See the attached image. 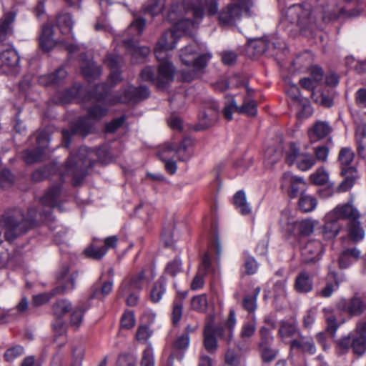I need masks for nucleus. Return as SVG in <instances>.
Instances as JSON below:
<instances>
[{
	"mask_svg": "<svg viewBox=\"0 0 366 366\" xmlns=\"http://www.w3.org/2000/svg\"><path fill=\"white\" fill-rule=\"evenodd\" d=\"M40 202L44 207L49 208L39 213L41 220H51V208L59 207L62 202L61 184H55L50 187L41 197ZM39 213L34 207L29 208L27 217H25L21 209H14L5 212L1 217V223L5 229L4 237L11 242L18 236L25 233L36 224Z\"/></svg>",
	"mask_w": 366,
	"mask_h": 366,
	"instance_id": "obj_1",
	"label": "nucleus"
},
{
	"mask_svg": "<svg viewBox=\"0 0 366 366\" xmlns=\"http://www.w3.org/2000/svg\"><path fill=\"white\" fill-rule=\"evenodd\" d=\"M92 104L87 108V115L80 117L71 127V131L63 130L62 139L64 146L68 148L70 144L71 135L86 137L92 132L96 122L107 114L108 109L104 105L108 100L107 86L99 84L89 91L86 97Z\"/></svg>",
	"mask_w": 366,
	"mask_h": 366,
	"instance_id": "obj_2",
	"label": "nucleus"
},
{
	"mask_svg": "<svg viewBox=\"0 0 366 366\" xmlns=\"http://www.w3.org/2000/svg\"><path fill=\"white\" fill-rule=\"evenodd\" d=\"M107 150L104 148L90 149L81 147L76 155L71 154L66 162V172L74 176V183H79L83 177L88 174V169L95 163L92 160L94 156H97L100 162L105 161Z\"/></svg>",
	"mask_w": 366,
	"mask_h": 366,
	"instance_id": "obj_3",
	"label": "nucleus"
},
{
	"mask_svg": "<svg viewBox=\"0 0 366 366\" xmlns=\"http://www.w3.org/2000/svg\"><path fill=\"white\" fill-rule=\"evenodd\" d=\"M175 71L172 64L163 63L159 65L157 76L152 66H147L141 71L140 77L142 81L152 82L157 88L164 89L174 80Z\"/></svg>",
	"mask_w": 366,
	"mask_h": 366,
	"instance_id": "obj_4",
	"label": "nucleus"
},
{
	"mask_svg": "<svg viewBox=\"0 0 366 366\" xmlns=\"http://www.w3.org/2000/svg\"><path fill=\"white\" fill-rule=\"evenodd\" d=\"M282 21L296 25L300 30L309 29L315 21L311 16L310 9H305L300 4H294L287 8Z\"/></svg>",
	"mask_w": 366,
	"mask_h": 366,
	"instance_id": "obj_5",
	"label": "nucleus"
},
{
	"mask_svg": "<svg viewBox=\"0 0 366 366\" xmlns=\"http://www.w3.org/2000/svg\"><path fill=\"white\" fill-rule=\"evenodd\" d=\"M219 114V105L217 102L209 99L204 101L198 114V122L194 130L207 129L215 124Z\"/></svg>",
	"mask_w": 366,
	"mask_h": 366,
	"instance_id": "obj_6",
	"label": "nucleus"
},
{
	"mask_svg": "<svg viewBox=\"0 0 366 366\" xmlns=\"http://www.w3.org/2000/svg\"><path fill=\"white\" fill-rule=\"evenodd\" d=\"M217 337L226 342L225 328L222 325H214L213 317H211L205 323L203 331V346L209 353L217 351Z\"/></svg>",
	"mask_w": 366,
	"mask_h": 366,
	"instance_id": "obj_7",
	"label": "nucleus"
},
{
	"mask_svg": "<svg viewBox=\"0 0 366 366\" xmlns=\"http://www.w3.org/2000/svg\"><path fill=\"white\" fill-rule=\"evenodd\" d=\"M212 57L210 52H206L197 55L192 60L184 59V81L201 77Z\"/></svg>",
	"mask_w": 366,
	"mask_h": 366,
	"instance_id": "obj_8",
	"label": "nucleus"
},
{
	"mask_svg": "<svg viewBox=\"0 0 366 366\" xmlns=\"http://www.w3.org/2000/svg\"><path fill=\"white\" fill-rule=\"evenodd\" d=\"M181 38V34H177L175 30L167 31L162 34L154 49V54L159 64H172L168 61V51L175 47Z\"/></svg>",
	"mask_w": 366,
	"mask_h": 366,
	"instance_id": "obj_9",
	"label": "nucleus"
},
{
	"mask_svg": "<svg viewBox=\"0 0 366 366\" xmlns=\"http://www.w3.org/2000/svg\"><path fill=\"white\" fill-rule=\"evenodd\" d=\"M150 95L149 89L146 86L141 85L138 87L127 86L122 89L119 95L115 96L110 99V104L117 103H133L136 104L147 99Z\"/></svg>",
	"mask_w": 366,
	"mask_h": 366,
	"instance_id": "obj_10",
	"label": "nucleus"
},
{
	"mask_svg": "<svg viewBox=\"0 0 366 366\" xmlns=\"http://www.w3.org/2000/svg\"><path fill=\"white\" fill-rule=\"evenodd\" d=\"M238 114H244L249 117H254L257 114V104L252 98H244L243 104L238 106L234 97L227 96V101L223 109V115L227 120L232 119V112Z\"/></svg>",
	"mask_w": 366,
	"mask_h": 366,
	"instance_id": "obj_11",
	"label": "nucleus"
},
{
	"mask_svg": "<svg viewBox=\"0 0 366 366\" xmlns=\"http://www.w3.org/2000/svg\"><path fill=\"white\" fill-rule=\"evenodd\" d=\"M337 308L350 317H360L366 311V302L356 292L350 298H343L338 302Z\"/></svg>",
	"mask_w": 366,
	"mask_h": 366,
	"instance_id": "obj_12",
	"label": "nucleus"
},
{
	"mask_svg": "<svg viewBox=\"0 0 366 366\" xmlns=\"http://www.w3.org/2000/svg\"><path fill=\"white\" fill-rule=\"evenodd\" d=\"M76 279L77 274H74L72 276L69 277L66 285H59L54 288L49 292H45L34 295L32 297L31 307H38L47 303L52 297L56 295H62L70 291H72L75 288V283Z\"/></svg>",
	"mask_w": 366,
	"mask_h": 366,
	"instance_id": "obj_13",
	"label": "nucleus"
},
{
	"mask_svg": "<svg viewBox=\"0 0 366 366\" xmlns=\"http://www.w3.org/2000/svg\"><path fill=\"white\" fill-rule=\"evenodd\" d=\"M286 162L289 165L296 164L299 169L306 171L315 165V159L310 154L301 152L294 144H292Z\"/></svg>",
	"mask_w": 366,
	"mask_h": 366,
	"instance_id": "obj_14",
	"label": "nucleus"
},
{
	"mask_svg": "<svg viewBox=\"0 0 366 366\" xmlns=\"http://www.w3.org/2000/svg\"><path fill=\"white\" fill-rule=\"evenodd\" d=\"M204 9L202 4L197 1L187 8L184 7V37L192 33L187 31V28L197 29L199 20L203 17Z\"/></svg>",
	"mask_w": 366,
	"mask_h": 366,
	"instance_id": "obj_15",
	"label": "nucleus"
},
{
	"mask_svg": "<svg viewBox=\"0 0 366 366\" xmlns=\"http://www.w3.org/2000/svg\"><path fill=\"white\" fill-rule=\"evenodd\" d=\"M360 217V212L352 206V202H347L337 205L327 214L326 218L338 222L339 219L352 221V219H359Z\"/></svg>",
	"mask_w": 366,
	"mask_h": 366,
	"instance_id": "obj_16",
	"label": "nucleus"
},
{
	"mask_svg": "<svg viewBox=\"0 0 366 366\" xmlns=\"http://www.w3.org/2000/svg\"><path fill=\"white\" fill-rule=\"evenodd\" d=\"M182 1H175L171 5L167 15L168 20L173 24L172 28H171L169 31H177V34H181V37L183 35V16L182 14Z\"/></svg>",
	"mask_w": 366,
	"mask_h": 366,
	"instance_id": "obj_17",
	"label": "nucleus"
},
{
	"mask_svg": "<svg viewBox=\"0 0 366 366\" xmlns=\"http://www.w3.org/2000/svg\"><path fill=\"white\" fill-rule=\"evenodd\" d=\"M322 250L321 243L316 240L308 241L301 249L302 261L309 264L319 259V256Z\"/></svg>",
	"mask_w": 366,
	"mask_h": 366,
	"instance_id": "obj_18",
	"label": "nucleus"
},
{
	"mask_svg": "<svg viewBox=\"0 0 366 366\" xmlns=\"http://www.w3.org/2000/svg\"><path fill=\"white\" fill-rule=\"evenodd\" d=\"M332 131L328 122L317 121L308 129L307 134L311 142H315L325 138Z\"/></svg>",
	"mask_w": 366,
	"mask_h": 366,
	"instance_id": "obj_19",
	"label": "nucleus"
},
{
	"mask_svg": "<svg viewBox=\"0 0 366 366\" xmlns=\"http://www.w3.org/2000/svg\"><path fill=\"white\" fill-rule=\"evenodd\" d=\"M0 59L4 66L13 68L19 63V56L11 45L0 46Z\"/></svg>",
	"mask_w": 366,
	"mask_h": 366,
	"instance_id": "obj_20",
	"label": "nucleus"
},
{
	"mask_svg": "<svg viewBox=\"0 0 366 366\" xmlns=\"http://www.w3.org/2000/svg\"><path fill=\"white\" fill-rule=\"evenodd\" d=\"M294 289L300 294H307L313 290V280L308 272L302 271L297 275Z\"/></svg>",
	"mask_w": 366,
	"mask_h": 366,
	"instance_id": "obj_21",
	"label": "nucleus"
},
{
	"mask_svg": "<svg viewBox=\"0 0 366 366\" xmlns=\"http://www.w3.org/2000/svg\"><path fill=\"white\" fill-rule=\"evenodd\" d=\"M112 281L97 282L90 288L89 300H102L112 291Z\"/></svg>",
	"mask_w": 366,
	"mask_h": 366,
	"instance_id": "obj_22",
	"label": "nucleus"
},
{
	"mask_svg": "<svg viewBox=\"0 0 366 366\" xmlns=\"http://www.w3.org/2000/svg\"><path fill=\"white\" fill-rule=\"evenodd\" d=\"M291 350H298L302 352L315 354L316 352L314 341L310 337L300 335L298 339L292 340L290 342Z\"/></svg>",
	"mask_w": 366,
	"mask_h": 366,
	"instance_id": "obj_23",
	"label": "nucleus"
},
{
	"mask_svg": "<svg viewBox=\"0 0 366 366\" xmlns=\"http://www.w3.org/2000/svg\"><path fill=\"white\" fill-rule=\"evenodd\" d=\"M104 63L112 70L109 79L113 84H117L120 80V73L118 70L122 63V58L115 54H108L104 59Z\"/></svg>",
	"mask_w": 366,
	"mask_h": 366,
	"instance_id": "obj_24",
	"label": "nucleus"
},
{
	"mask_svg": "<svg viewBox=\"0 0 366 366\" xmlns=\"http://www.w3.org/2000/svg\"><path fill=\"white\" fill-rule=\"evenodd\" d=\"M360 251L357 248H348L343 250L338 258L339 267L341 269H345L352 264L354 262L359 259Z\"/></svg>",
	"mask_w": 366,
	"mask_h": 366,
	"instance_id": "obj_25",
	"label": "nucleus"
},
{
	"mask_svg": "<svg viewBox=\"0 0 366 366\" xmlns=\"http://www.w3.org/2000/svg\"><path fill=\"white\" fill-rule=\"evenodd\" d=\"M67 75L64 68H59L55 72L41 76L39 83L44 86H51L60 84Z\"/></svg>",
	"mask_w": 366,
	"mask_h": 366,
	"instance_id": "obj_26",
	"label": "nucleus"
},
{
	"mask_svg": "<svg viewBox=\"0 0 366 366\" xmlns=\"http://www.w3.org/2000/svg\"><path fill=\"white\" fill-rule=\"evenodd\" d=\"M256 331L255 318L253 317L252 321L244 323L241 328L239 337L241 340L237 343V347L241 350L242 345L248 343Z\"/></svg>",
	"mask_w": 366,
	"mask_h": 366,
	"instance_id": "obj_27",
	"label": "nucleus"
},
{
	"mask_svg": "<svg viewBox=\"0 0 366 366\" xmlns=\"http://www.w3.org/2000/svg\"><path fill=\"white\" fill-rule=\"evenodd\" d=\"M329 274L332 277L333 282H327L325 286L317 292V296H320L324 298L330 297L333 292L339 288L341 281L338 278L337 272L335 271H330Z\"/></svg>",
	"mask_w": 366,
	"mask_h": 366,
	"instance_id": "obj_28",
	"label": "nucleus"
},
{
	"mask_svg": "<svg viewBox=\"0 0 366 366\" xmlns=\"http://www.w3.org/2000/svg\"><path fill=\"white\" fill-rule=\"evenodd\" d=\"M56 23L61 34H71V38H73L72 27L74 21L69 14L65 13L59 14L56 17Z\"/></svg>",
	"mask_w": 366,
	"mask_h": 366,
	"instance_id": "obj_29",
	"label": "nucleus"
},
{
	"mask_svg": "<svg viewBox=\"0 0 366 366\" xmlns=\"http://www.w3.org/2000/svg\"><path fill=\"white\" fill-rule=\"evenodd\" d=\"M357 151L359 157L366 160V127L359 126L356 129Z\"/></svg>",
	"mask_w": 366,
	"mask_h": 366,
	"instance_id": "obj_30",
	"label": "nucleus"
},
{
	"mask_svg": "<svg viewBox=\"0 0 366 366\" xmlns=\"http://www.w3.org/2000/svg\"><path fill=\"white\" fill-rule=\"evenodd\" d=\"M177 296L173 302V309L172 312V322L174 327H177L182 316L183 297L182 292L177 291Z\"/></svg>",
	"mask_w": 366,
	"mask_h": 366,
	"instance_id": "obj_31",
	"label": "nucleus"
},
{
	"mask_svg": "<svg viewBox=\"0 0 366 366\" xmlns=\"http://www.w3.org/2000/svg\"><path fill=\"white\" fill-rule=\"evenodd\" d=\"M340 228L341 226L338 222L327 219V222L322 229L324 239L326 240H330L335 238L339 234Z\"/></svg>",
	"mask_w": 366,
	"mask_h": 366,
	"instance_id": "obj_32",
	"label": "nucleus"
},
{
	"mask_svg": "<svg viewBox=\"0 0 366 366\" xmlns=\"http://www.w3.org/2000/svg\"><path fill=\"white\" fill-rule=\"evenodd\" d=\"M347 231L350 238L354 242H358L364 237V230L360 226L358 219L348 222Z\"/></svg>",
	"mask_w": 366,
	"mask_h": 366,
	"instance_id": "obj_33",
	"label": "nucleus"
},
{
	"mask_svg": "<svg viewBox=\"0 0 366 366\" xmlns=\"http://www.w3.org/2000/svg\"><path fill=\"white\" fill-rule=\"evenodd\" d=\"M71 303L67 300H58L52 307L54 315L56 318H61L71 310Z\"/></svg>",
	"mask_w": 366,
	"mask_h": 366,
	"instance_id": "obj_34",
	"label": "nucleus"
},
{
	"mask_svg": "<svg viewBox=\"0 0 366 366\" xmlns=\"http://www.w3.org/2000/svg\"><path fill=\"white\" fill-rule=\"evenodd\" d=\"M236 322L235 312L234 310H230L227 319L225 322V325L224 326L222 325L225 328L227 344H229L233 339L234 329L236 325Z\"/></svg>",
	"mask_w": 366,
	"mask_h": 366,
	"instance_id": "obj_35",
	"label": "nucleus"
},
{
	"mask_svg": "<svg viewBox=\"0 0 366 366\" xmlns=\"http://www.w3.org/2000/svg\"><path fill=\"white\" fill-rule=\"evenodd\" d=\"M44 154L45 151L43 150V148L36 147L33 149L25 150L23 157L27 164H31L41 161Z\"/></svg>",
	"mask_w": 366,
	"mask_h": 366,
	"instance_id": "obj_36",
	"label": "nucleus"
},
{
	"mask_svg": "<svg viewBox=\"0 0 366 366\" xmlns=\"http://www.w3.org/2000/svg\"><path fill=\"white\" fill-rule=\"evenodd\" d=\"M82 87L79 84H75L72 87L65 89L59 94V99L61 103L67 104L74 99L81 95Z\"/></svg>",
	"mask_w": 366,
	"mask_h": 366,
	"instance_id": "obj_37",
	"label": "nucleus"
},
{
	"mask_svg": "<svg viewBox=\"0 0 366 366\" xmlns=\"http://www.w3.org/2000/svg\"><path fill=\"white\" fill-rule=\"evenodd\" d=\"M165 279H159L154 285L150 292V298L153 302H158L162 298L166 288Z\"/></svg>",
	"mask_w": 366,
	"mask_h": 366,
	"instance_id": "obj_38",
	"label": "nucleus"
},
{
	"mask_svg": "<svg viewBox=\"0 0 366 366\" xmlns=\"http://www.w3.org/2000/svg\"><path fill=\"white\" fill-rule=\"evenodd\" d=\"M183 351V335L179 336L173 343L172 350L167 362L169 366H172L174 359L181 361Z\"/></svg>",
	"mask_w": 366,
	"mask_h": 366,
	"instance_id": "obj_39",
	"label": "nucleus"
},
{
	"mask_svg": "<svg viewBox=\"0 0 366 366\" xmlns=\"http://www.w3.org/2000/svg\"><path fill=\"white\" fill-rule=\"evenodd\" d=\"M271 46L276 47L274 43H270L267 39H261L252 41L248 49H253L255 54L260 55L266 53Z\"/></svg>",
	"mask_w": 366,
	"mask_h": 366,
	"instance_id": "obj_40",
	"label": "nucleus"
},
{
	"mask_svg": "<svg viewBox=\"0 0 366 366\" xmlns=\"http://www.w3.org/2000/svg\"><path fill=\"white\" fill-rule=\"evenodd\" d=\"M262 363L270 364L279 355V350L272 346L258 349Z\"/></svg>",
	"mask_w": 366,
	"mask_h": 366,
	"instance_id": "obj_41",
	"label": "nucleus"
},
{
	"mask_svg": "<svg viewBox=\"0 0 366 366\" xmlns=\"http://www.w3.org/2000/svg\"><path fill=\"white\" fill-rule=\"evenodd\" d=\"M165 0H149L144 5V11L154 16L162 12L165 6Z\"/></svg>",
	"mask_w": 366,
	"mask_h": 366,
	"instance_id": "obj_42",
	"label": "nucleus"
},
{
	"mask_svg": "<svg viewBox=\"0 0 366 366\" xmlns=\"http://www.w3.org/2000/svg\"><path fill=\"white\" fill-rule=\"evenodd\" d=\"M355 157V153L350 147H342L338 154V161L341 165V169L342 167H349L351 163L353 162Z\"/></svg>",
	"mask_w": 366,
	"mask_h": 366,
	"instance_id": "obj_43",
	"label": "nucleus"
},
{
	"mask_svg": "<svg viewBox=\"0 0 366 366\" xmlns=\"http://www.w3.org/2000/svg\"><path fill=\"white\" fill-rule=\"evenodd\" d=\"M234 203L239 209L242 214L247 215L251 212V209L247 203L245 194L243 191L240 190L234 194Z\"/></svg>",
	"mask_w": 366,
	"mask_h": 366,
	"instance_id": "obj_44",
	"label": "nucleus"
},
{
	"mask_svg": "<svg viewBox=\"0 0 366 366\" xmlns=\"http://www.w3.org/2000/svg\"><path fill=\"white\" fill-rule=\"evenodd\" d=\"M88 306L86 303H80L72 311L71 314L70 323L71 325L79 327L83 320L84 314L87 310Z\"/></svg>",
	"mask_w": 366,
	"mask_h": 366,
	"instance_id": "obj_45",
	"label": "nucleus"
},
{
	"mask_svg": "<svg viewBox=\"0 0 366 366\" xmlns=\"http://www.w3.org/2000/svg\"><path fill=\"white\" fill-rule=\"evenodd\" d=\"M323 312L325 314V321L327 323L326 330L330 334L334 335L339 327L334 311L332 310L324 308Z\"/></svg>",
	"mask_w": 366,
	"mask_h": 366,
	"instance_id": "obj_46",
	"label": "nucleus"
},
{
	"mask_svg": "<svg viewBox=\"0 0 366 366\" xmlns=\"http://www.w3.org/2000/svg\"><path fill=\"white\" fill-rule=\"evenodd\" d=\"M298 332L297 325L287 321L280 323L278 334L282 338L291 337Z\"/></svg>",
	"mask_w": 366,
	"mask_h": 366,
	"instance_id": "obj_47",
	"label": "nucleus"
},
{
	"mask_svg": "<svg viewBox=\"0 0 366 366\" xmlns=\"http://www.w3.org/2000/svg\"><path fill=\"white\" fill-rule=\"evenodd\" d=\"M24 347L21 345H16L8 348L3 357L4 361L7 362H12L18 357H21L24 354Z\"/></svg>",
	"mask_w": 366,
	"mask_h": 366,
	"instance_id": "obj_48",
	"label": "nucleus"
},
{
	"mask_svg": "<svg viewBox=\"0 0 366 366\" xmlns=\"http://www.w3.org/2000/svg\"><path fill=\"white\" fill-rule=\"evenodd\" d=\"M340 174L344 177L341 183H354L360 179V174L354 167H342Z\"/></svg>",
	"mask_w": 366,
	"mask_h": 366,
	"instance_id": "obj_49",
	"label": "nucleus"
},
{
	"mask_svg": "<svg viewBox=\"0 0 366 366\" xmlns=\"http://www.w3.org/2000/svg\"><path fill=\"white\" fill-rule=\"evenodd\" d=\"M124 44L127 48L133 50V55H139L146 57L149 54V48L147 46H139L138 43L132 39H124Z\"/></svg>",
	"mask_w": 366,
	"mask_h": 366,
	"instance_id": "obj_50",
	"label": "nucleus"
},
{
	"mask_svg": "<svg viewBox=\"0 0 366 366\" xmlns=\"http://www.w3.org/2000/svg\"><path fill=\"white\" fill-rule=\"evenodd\" d=\"M242 85V82L239 80V76L234 75L229 78L228 80H222L218 81L215 85V89L220 92H224L230 87H238Z\"/></svg>",
	"mask_w": 366,
	"mask_h": 366,
	"instance_id": "obj_51",
	"label": "nucleus"
},
{
	"mask_svg": "<svg viewBox=\"0 0 366 366\" xmlns=\"http://www.w3.org/2000/svg\"><path fill=\"white\" fill-rule=\"evenodd\" d=\"M311 97L314 102L325 107H330L333 105L332 98L320 90L313 91Z\"/></svg>",
	"mask_w": 366,
	"mask_h": 366,
	"instance_id": "obj_52",
	"label": "nucleus"
},
{
	"mask_svg": "<svg viewBox=\"0 0 366 366\" xmlns=\"http://www.w3.org/2000/svg\"><path fill=\"white\" fill-rule=\"evenodd\" d=\"M316 205L317 200L315 198L302 194L299 200V208L300 210L303 212H310L316 207Z\"/></svg>",
	"mask_w": 366,
	"mask_h": 366,
	"instance_id": "obj_53",
	"label": "nucleus"
},
{
	"mask_svg": "<svg viewBox=\"0 0 366 366\" xmlns=\"http://www.w3.org/2000/svg\"><path fill=\"white\" fill-rule=\"evenodd\" d=\"M144 279V271H141L132 277L130 281L124 286L127 292L139 290L142 288V282Z\"/></svg>",
	"mask_w": 366,
	"mask_h": 366,
	"instance_id": "obj_54",
	"label": "nucleus"
},
{
	"mask_svg": "<svg viewBox=\"0 0 366 366\" xmlns=\"http://www.w3.org/2000/svg\"><path fill=\"white\" fill-rule=\"evenodd\" d=\"M352 349L355 355L362 356L366 351V337L357 336L352 339Z\"/></svg>",
	"mask_w": 366,
	"mask_h": 366,
	"instance_id": "obj_55",
	"label": "nucleus"
},
{
	"mask_svg": "<svg viewBox=\"0 0 366 366\" xmlns=\"http://www.w3.org/2000/svg\"><path fill=\"white\" fill-rule=\"evenodd\" d=\"M260 340L258 343V349L272 346L274 337L272 335L269 330L266 327H262L259 329Z\"/></svg>",
	"mask_w": 366,
	"mask_h": 366,
	"instance_id": "obj_56",
	"label": "nucleus"
},
{
	"mask_svg": "<svg viewBox=\"0 0 366 366\" xmlns=\"http://www.w3.org/2000/svg\"><path fill=\"white\" fill-rule=\"evenodd\" d=\"M295 224L297 227L300 235L309 236L314 231V222L310 219H304L300 222H297Z\"/></svg>",
	"mask_w": 366,
	"mask_h": 366,
	"instance_id": "obj_57",
	"label": "nucleus"
},
{
	"mask_svg": "<svg viewBox=\"0 0 366 366\" xmlns=\"http://www.w3.org/2000/svg\"><path fill=\"white\" fill-rule=\"evenodd\" d=\"M86 257L98 260L107 253V248L105 247H96L93 244L90 245L84 250Z\"/></svg>",
	"mask_w": 366,
	"mask_h": 366,
	"instance_id": "obj_58",
	"label": "nucleus"
},
{
	"mask_svg": "<svg viewBox=\"0 0 366 366\" xmlns=\"http://www.w3.org/2000/svg\"><path fill=\"white\" fill-rule=\"evenodd\" d=\"M166 272L172 277H175L182 272V259L179 255L167 264Z\"/></svg>",
	"mask_w": 366,
	"mask_h": 366,
	"instance_id": "obj_59",
	"label": "nucleus"
},
{
	"mask_svg": "<svg viewBox=\"0 0 366 366\" xmlns=\"http://www.w3.org/2000/svg\"><path fill=\"white\" fill-rule=\"evenodd\" d=\"M191 307L199 312H204L207 307V298L206 295L195 296L191 301Z\"/></svg>",
	"mask_w": 366,
	"mask_h": 366,
	"instance_id": "obj_60",
	"label": "nucleus"
},
{
	"mask_svg": "<svg viewBox=\"0 0 366 366\" xmlns=\"http://www.w3.org/2000/svg\"><path fill=\"white\" fill-rule=\"evenodd\" d=\"M83 74L90 78H97L101 74L100 68L93 62H88L81 65Z\"/></svg>",
	"mask_w": 366,
	"mask_h": 366,
	"instance_id": "obj_61",
	"label": "nucleus"
},
{
	"mask_svg": "<svg viewBox=\"0 0 366 366\" xmlns=\"http://www.w3.org/2000/svg\"><path fill=\"white\" fill-rule=\"evenodd\" d=\"M141 366H154V359L152 344L149 342L143 351Z\"/></svg>",
	"mask_w": 366,
	"mask_h": 366,
	"instance_id": "obj_62",
	"label": "nucleus"
},
{
	"mask_svg": "<svg viewBox=\"0 0 366 366\" xmlns=\"http://www.w3.org/2000/svg\"><path fill=\"white\" fill-rule=\"evenodd\" d=\"M69 268L67 265H63L59 271L56 274V280L59 283V285H66L69 279L74 274H77V277L79 276V272L77 271L74 272L69 274Z\"/></svg>",
	"mask_w": 366,
	"mask_h": 366,
	"instance_id": "obj_63",
	"label": "nucleus"
},
{
	"mask_svg": "<svg viewBox=\"0 0 366 366\" xmlns=\"http://www.w3.org/2000/svg\"><path fill=\"white\" fill-rule=\"evenodd\" d=\"M310 178L312 183H327L329 174L323 168H319L311 174Z\"/></svg>",
	"mask_w": 366,
	"mask_h": 366,
	"instance_id": "obj_64",
	"label": "nucleus"
}]
</instances>
